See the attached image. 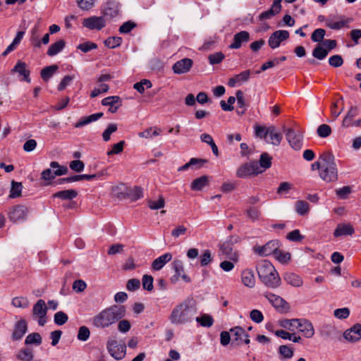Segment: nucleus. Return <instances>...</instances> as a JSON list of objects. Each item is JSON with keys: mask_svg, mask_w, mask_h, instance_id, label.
I'll use <instances>...</instances> for the list:
<instances>
[{"mask_svg": "<svg viewBox=\"0 0 361 361\" xmlns=\"http://www.w3.org/2000/svg\"><path fill=\"white\" fill-rule=\"evenodd\" d=\"M126 314L123 305H112L103 310L92 318V324L96 328L105 329L115 324Z\"/></svg>", "mask_w": 361, "mask_h": 361, "instance_id": "f257e3e1", "label": "nucleus"}, {"mask_svg": "<svg viewBox=\"0 0 361 361\" xmlns=\"http://www.w3.org/2000/svg\"><path fill=\"white\" fill-rule=\"evenodd\" d=\"M197 312L195 302L192 299H188L176 305L172 310L169 320L175 325L191 322Z\"/></svg>", "mask_w": 361, "mask_h": 361, "instance_id": "f03ea898", "label": "nucleus"}, {"mask_svg": "<svg viewBox=\"0 0 361 361\" xmlns=\"http://www.w3.org/2000/svg\"><path fill=\"white\" fill-rule=\"evenodd\" d=\"M260 281L268 288H276L281 285V278L274 265L267 260H263L257 267Z\"/></svg>", "mask_w": 361, "mask_h": 361, "instance_id": "7ed1b4c3", "label": "nucleus"}, {"mask_svg": "<svg viewBox=\"0 0 361 361\" xmlns=\"http://www.w3.org/2000/svg\"><path fill=\"white\" fill-rule=\"evenodd\" d=\"M319 160L322 161V166L319 172L320 178L327 182H335L338 179V170L334 160V156L326 152L322 154Z\"/></svg>", "mask_w": 361, "mask_h": 361, "instance_id": "20e7f679", "label": "nucleus"}, {"mask_svg": "<svg viewBox=\"0 0 361 361\" xmlns=\"http://www.w3.org/2000/svg\"><path fill=\"white\" fill-rule=\"evenodd\" d=\"M318 20L325 21L326 27L332 30H341L344 27H349V24L353 22V18L341 15H329L327 18L319 15Z\"/></svg>", "mask_w": 361, "mask_h": 361, "instance_id": "39448f33", "label": "nucleus"}, {"mask_svg": "<svg viewBox=\"0 0 361 361\" xmlns=\"http://www.w3.org/2000/svg\"><path fill=\"white\" fill-rule=\"evenodd\" d=\"M50 168L44 169L41 173V180L47 181L45 183L46 185H51V181L54 180L56 176H61L66 175L68 172V169L66 166L60 165L58 161H51Z\"/></svg>", "mask_w": 361, "mask_h": 361, "instance_id": "423d86ee", "label": "nucleus"}, {"mask_svg": "<svg viewBox=\"0 0 361 361\" xmlns=\"http://www.w3.org/2000/svg\"><path fill=\"white\" fill-rule=\"evenodd\" d=\"M282 129L290 146L295 150H300L302 146L303 132L299 128H286L285 126L282 127Z\"/></svg>", "mask_w": 361, "mask_h": 361, "instance_id": "0eeeda50", "label": "nucleus"}, {"mask_svg": "<svg viewBox=\"0 0 361 361\" xmlns=\"http://www.w3.org/2000/svg\"><path fill=\"white\" fill-rule=\"evenodd\" d=\"M263 295L278 312L286 314L290 311V307L289 303L281 296L269 291L265 292Z\"/></svg>", "mask_w": 361, "mask_h": 361, "instance_id": "6e6552de", "label": "nucleus"}, {"mask_svg": "<svg viewBox=\"0 0 361 361\" xmlns=\"http://www.w3.org/2000/svg\"><path fill=\"white\" fill-rule=\"evenodd\" d=\"M262 172L263 170L259 169V164L256 161H251L239 166L236 171V176L240 178H246Z\"/></svg>", "mask_w": 361, "mask_h": 361, "instance_id": "1a4fd4ad", "label": "nucleus"}, {"mask_svg": "<svg viewBox=\"0 0 361 361\" xmlns=\"http://www.w3.org/2000/svg\"><path fill=\"white\" fill-rule=\"evenodd\" d=\"M106 348L109 354L116 360H121L126 355V345L119 344L115 339L109 340L107 341Z\"/></svg>", "mask_w": 361, "mask_h": 361, "instance_id": "9d476101", "label": "nucleus"}, {"mask_svg": "<svg viewBox=\"0 0 361 361\" xmlns=\"http://www.w3.org/2000/svg\"><path fill=\"white\" fill-rule=\"evenodd\" d=\"M28 213V209L21 204L11 207L8 212V219L13 223L25 220Z\"/></svg>", "mask_w": 361, "mask_h": 361, "instance_id": "9b49d317", "label": "nucleus"}, {"mask_svg": "<svg viewBox=\"0 0 361 361\" xmlns=\"http://www.w3.org/2000/svg\"><path fill=\"white\" fill-rule=\"evenodd\" d=\"M47 312V307L44 300L40 299L37 301L32 308V316L38 319V324L39 326H43L47 320L45 317Z\"/></svg>", "mask_w": 361, "mask_h": 361, "instance_id": "f8f14e48", "label": "nucleus"}, {"mask_svg": "<svg viewBox=\"0 0 361 361\" xmlns=\"http://www.w3.org/2000/svg\"><path fill=\"white\" fill-rule=\"evenodd\" d=\"M290 34L287 30H279L274 32L269 37V46L274 49L278 48L282 42L289 38Z\"/></svg>", "mask_w": 361, "mask_h": 361, "instance_id": "ddd939ff", "label": "nucleus"}, {"mask_svg": "<svg viewBox=\"0 0 361 361\" xmlns=\"http://www.w3.org/2000/svg\"><path fill=\"white\" fill-rule=\"evenodd\" d=\"M279 242L278 240H270L263 246L255 247V252L260 256H269L271 254L276 255L279 250Z\"/></svg>", "mask_w": 361, "mask_h": 361, "instance_id": "4468645a", "label": "nucleus"}, {"mask_svg": "<svg viewBox=\"0 0 361 361\" xmlns=\"http://www.w3.org/2000/svg\"><path fill=\"white\" fill-rule=\"evenodd\" d=\"M82 25L92 30H101L106 26V20L103 16H91L82 20Z\"/></svg>", "mask_w": 361, "mask_h": 361, "instance_id": "2eb2a0df", "label": "nucleus"}, {"mask_svg": "<svg viewBox=\"0 0 361 361\" xmlns=\"http://www.w3.org/2000/svg\"><path fill=\"white\" fill-rule=\"evenodd\" d=\"M172 268L176 273V274L171 278L172 283H176L179 277H181L185 282L190 281V277L184 274L183 264L180 260H174L172 263Z\"/></svg>", "mask_w": 361, "mask_h": 361, "instance_id": "dca6fc26", "label": "nucleus"}, {"mask_svg": "<svg viewBox=\"0 0 361 361\" xmlns=\"http://www.w3.org/2000/svg\"><path fill=\"white\" fill-rule=\"evenodd\" d=\"M27 331V324L25 319L18 320L14 325V329L11 334L13 341L20 340Z\"/></svg>", "mask_w": 361, "mask_h": 361, "instance_id": "f3484780", "label": "nucleus"}, {"mask_svg": "<svg viewBox=\"0 0 361 361\" xmlns=\"http://www.w3.org/2000/svg\"><path fill=\"white\" fill-rule=\"evenodd\" d=\"M193 61L191 59L184 58L176 62L172 67L173 72L176 74L188 73L192 68Z\"/></svg>", "mask_w": 361, "mask_h": 361, "instance_id": "a211bd4d", "label": "nucleus"}, {"mask_svg": "<svg viewBox=\"0 0 361 361\" xmlns=\"http://www.w3.org/2000/svg\"><path fill=\"white\" fill-rule=\"evenodd\" d=\"M11 72L18 73L19 76H22L23 78L20 79L21 80L25 81L28 83L31 82V79L30 78V71L27 68V66L25 62H23L20 60L18 61L16 64L11 70Z\"/></svg>", "mask_w": 361, "mask_h": 361, "instance_id": "6ab92c4d", "label": "nucleus"}, {"mask_svg": "<svg viewBox=\"0 0 361 361\" xmlns=\"http://www.w3.org/2000/svg\"><path fill=\"white\" fill-rule=\"evenodd\" d=\"M297 329L307 338H312L314 334L312 324L305 319H298Z\"/></svg>", "mask_w": 361, "mask_h": 361, "instance_id": "aec40b11", "label": "nucleus"}, {"mask_svg": "<svg viewBox=\"0 0 361 361\" xmlns=\"http://www.w3.org/2000/svg\"><path fill=\"white\" fill-rule=\"evenodd\" d=\"M250 41V33L247 31H240L233 36V42L229 45V48L232 49H238L242 47L243 43Z\"/></svg>", "mask_w": 361, "mask_h": 361, "instance_id": "412c9836", "label": "nucleus"}, {"mask_svg": "<svg viewBox=\"0 0 361 361\" xmlns=\"http://www.w3.org/2000/svg\"><path fill=\"white\" fill-rule=\"evenodd\" d=\"M343 337L350 342H357L361 339V324H356L343 333Z\"/></svg>", "mask_w": 361, "mask_h": 361, "instance_id": "4be33fe9", "label": "nucleus"}, {"mask_svg": "<svg viewBox=\"0 0 361 361\" xmlns=\"http://www.w3.org/2000/svg\"><path fill=\"white\" fill-rule=\"evenodd\" d=\"M355 233L353 226L349 223L348 224H338L334 231V236L339 238L345 235H352Z\"/></svg>", "mask_w": 361, "mask_h": 361, "instance_id": "5701e85b", "label": "nucleus"}, {"mask_svg": "<svg viewBox=\"0 0 361 361\" xmlns=\"http://www.w3.org/2000/svg\"><path fill=\"white\" fill-rule=\"evenodd\" d=\"M103 106H109V111L116 113L121 106V99L118 96L107 97L102 100Z\"/></svg>", "mask_w": 361, "mask_h": 361, "instance_id": "b1692460", "label": "nucleus"}, {"mask_svg": "<svg viewBox=\"0 0 361 361\" xmlns=\"http://www.w3.org/2000/svg\"><path fill=\"white\" fill-rule=\"evenodd\" d=\"M358 108L357 106H352L343 120L342 126L345 128L353 127L355 121L354 120V118L358 115Z\"/></svg>", "mask_w": 361, "mask_h": 361, "instance_id": "393cba45", "label": "nucleus"}, {"mask_svg": "<svg viewBox=\"0 0 361 361\" xmlns=\"http://www.w3.org/2000/svg\"><path fill=\"white\" fill-rule=\"evenodd\" d=\"M241 281L244 286L253 288L255 285V277L252 269H246L241 273Z\"/></svg>", "mask_w": 361, "mask_h": 361, "instance_id": "a878e982", "label": "nucleus"}, {"mask_svg": "<svg viewBox=\"0 0 361 361\" xmlns=\"http://www.w3.org/2000/svg\"><path fill=\"white\" fill-rule=\"evenodd\" d=\"M172 259V255L169 252L165 253L160 257L156 258L152 264V269L159 271L164 267V266L171 261Z\"/></svg>", "mask_w": 361, "mask_h": 361, "instance_id": "bb28decb", "label": "nucleus"}, {"mask_svg": "<svg viewBox=\"0 0 361 361\" xmlns=\"http://www.w3.org/2000/svg\"><path fill=\"white\" fill-rule=\"evenodd\" d=\"M221 251L226 257L229 258L231 260L237 262L238 259V255L237 252L233 250L232 244L226 241L221 245Z\"/></svg>", "mask_w": 361, "mask_h": 361, "instance_id": "cd10ccee", "label": "nucleus"}, {"mask_svg": "<svg viewBox=\"0 0 361 361\" xmlns=\"http://www.w3.org/2000/svg\"><path fill=\"white\" fill-rule=\"evenodd\" d=\"M283 278L287 283L294 287H300L303 283L302 278L295 273L286 272Z\"/></svg>", "mask_w": 361, "mask_h": 361, "instance_id": "c85d7f7f", "label": "nucleus"}, {"mask_svg": "<svg viewBox=\"0 0 361 361\" xmlns=\"http://www.w3.org/2000/svg\"><path fill=\"white\" fill-rule=\"evenodd\" d=\"M104 116L102 112H98L96 114H91L88 116L81 117L80 120L75 124V128H81L86 126L92 122L96 121L101 118Z\"/></svg>", "mask_w": 361, "mask_h": 361, "instance_id": "c756f323", "label": "nucleus"}, {"mask_svg": "<svg viewBox=\"0 0 361 361\" xmlns=\"http://www.w3.org/2000/svg\"><path fill=\"white\" fill-rule=\"evenodd\" d=\"M118 13V4L113 1H109L106 3L103 14L104 16L109 17L110 18L116 17Z\"/></svg>", "mask_w": 361, "mask_h": 361, "instance_id": "7c9ffc66", "label": "nucleus"}, {"mask_svg": "<svg viewBox=\"0 0 361 361\" xmlns=\"http://www.w3.org/2000/svg\"><path fill=\"white\" fill-rule=\"evenodd\" d=\"M321 335L326 338H335L340 332L331 324H324L321 329Z\"/></svg>", "mask_w": 361, "mask_h": 361, "instance_id": "2f4dec72", "label": "nucleus"}, {"mask_svg": "<svg viewBox=\"0 0 361 361\" xmlns=\"http://www.w3.org/2000/svg\"><path fill=\"white\" fill-rule=\"evenodd\" d=\"M268 135L270 137L271 143L274 146H279L283 139V135L281 133L277 132L274 126L268 127Z\"/></svg>", "mask_w": 361, "mask_h": 361, "instance_id": "473e14b6", "label": "nucleus"}, {"mask_svg": "<svg viewBox=\"0 0 361 361\" xmlns=\"http://www.w3.org/2000/svg\"><path fill=\"white\" fill-rule=\"evenodd\" d=\"M233 336V343L236 342L237 345L243 343L244 336H246V331L241 326H235L230 329Z\"/></svg>", "mask_w": 361, "mask_h": 361, "instance_id": "72a5a7b5", "label": "nucleus"}, {"mask_svg": "<svg viewBox=\"0 0 361 361\" xmlns=\"http://www.w3.org/2000/svg\"><path fill=\"white\" fill-rule=\"evenodd\" d=\"M78 196V192L75 190H64L59 191L54 193L52 197H57L61 200H71L75 198Z\"/></svg>", "mask_w": 361, "mask_h": 361, "instance_id": "f704fd0d", "label": "nucleus"}, {"mask_svg": "<svg viewBox=\"0 0 361 361\" xmlns=\"http://www.w3.org/2000/svg\"><path fill=\"white\" fill-rule=\"evenodd\" d=\"M207 160L204 159L191 158L190 161L182 166L179 167L178 171H182L188 169L190 167L195 166L197 169H200Z\"/></svg>", "mask_w": 361, "mask_h": 361, "instance_id": "c9c22d12", "label": "nucleus"}, {"mask_svg": "<svg viewBox=\"0 0 361 361\" xmlns=\"http://www.w3.org/2000/svg\"><path fill=\"white\" fill-rule=\"evenodd\" d=\"M66 46V42L63 39H59L52 44L47 50V55L54 56L61 52Z\"/></svg>", "mask_w": 361, "mask_h": 361, "instance_id": "e433bc0d", "label": "nucleus"}, {"mask_svg": "<svg viewBox=\"0 0 361 361\" xmlns=\"http://www.w3.org/2000/svg\"><path fill=\"white\" fill-rule=\"evenodd\" d=\"M209 183L208 176H202L200 178H195L191 183V189L195 191L201 190L204 187Z\"/></svg>", "mask_w": 361, "mask_h": 361, "instance_id": "4c0bfd02", "label": "nucleus"}, {"mask_svg": "<svg viewBox=\"0 0 361 361\" xmlns=\"http://www.w3.org/2000/svg\"><path fill=\"white\" fill-rule=\"evenodd\" d=\"M295 212L300 216H304L310 212L309 203L305 200H298L295 203Z\"/></svg>", "mask_w": 361, "mask_h": 361, "instance_id": "58836bf2", "label": "nucleus"}, {"mask_svg": "<svg viewBox=\"0 0 361 361\" xmlns=\"http://www.w3.org/2000/svg\"><path fill=\"white\" fill-rule=\"evenodd\" d=\"M275 334L278 337L285 340L292 341L294 343H299L302 340L300 336H296L293 334H290L289 332L282 329L276 331Z\"/></svg>", "mask_w": 361, "mask_h": 361, "instance_id": "ea45409f", "label": "nucleus"}, {"mask_svg": "<svg viewBox=\"0 0 361 361\" xmlns=\"http://www.w3.org/2000/svg\"><path fill=\"white\" fill-rule=\"evenodd\" d=\"M58 70V66L56 65H51L49 66H47L42 69L40 75L41 78L44 81H48L54 75V73Z\"/></svg>", "mask_w": 361, "mask_h": 361, "instance_id": "a19ab883", "label": "nucleus"}, {"mask_svg": "<svg viewBox=\"0 0 361 361\" xmlns=\"http://www.w3.org/2000/svg\"><path fill=\"white\" fill-rule=\"evenodd\" d=\"M328 54L329 50H326V49L321 44H317L312 51L313 57L318 60L324 59L327 56Z\"/></svg>", "mask_w": 361, "mask_h": 361, "instance_id": "79ce46f5", "label": "nucleus"}, {"mask_svg": "<svg viewBox=\"0 0 361 361\" xmlns=\"http://www.w3.org/2000/svg\"><path fill=\"white\" fill-rule=\"evenodd\" d=\"M16 357L22 361H31L33 359V353L30 348H23L18 351Z\"/></svg>", "mask_w": 361, "mask_h": 361, "instance_id": "37998d69", "label": "nucleus"}, {"mask_svg": "<svg viewBox=\"0 0 361 361\" xmlns=\"http://www.w3.org/2000/svg\"><path fill=\"white\" fill-rule=\"evenodd\" d=\"M23 185L20 182L11 181V188L9 197L11 198H16L21 195Z\"/></svg>", "mask_w": 361, "mask_h": 361, "instance_id": "c03bdc74", "label": "nucleus"}, {"mask_svg": "<svg viewBox=\"0 0 361 361\" xmlns=\"http://www.w3.org/2000/svg\"><path fill=\"white\" fill-rule=\"evenodd\" d=\"M42 337L39 333H31L27 336L25 343L26 345L35 344L39 345L42 343Z\"/></svg>", "mask_w": 361, "mask_h": 361, "instance_id": "a18cd8bd", "label": "nucleus"}, {"mask_svg": "<svg viewBox=\"0 0 361 361\" xmlns=\"http://www.w3.org/2000/svg\"><path fill=\"white\" fill-rule=\"evenodd\" d=\"M195 320L197 323L204 327H210L213 325L214 323L212 317L208 314H203L201 317H197L195 318Z\"/></svg>", "mask_w": 361, "mask_h": 361, "instance_id": "49530a36", "label": "nucleus"}, {"mask_svg": "<svg viewBox=\"0 0 361 361\" xmlns=\"http://www.w3.org/2000/svg\"><path fill=\"white\" fill-rule=\"evenodd\" d=\"M298 319H286L281 321L280 325L282 327L288 329L289 331H293L295 329H297L298 327Z\"/></svg>", "mask_w": 361, "mask_h": 361, "instance_id": "de8ad7c7", "label": "nucleus"}, {"mask_svg": "<svg viewBox=\"0 0 361 361\" xmlns=\"http://www.w3.org/2000/svg\"><path fill=\"white\" fill-rule=\"evenodd\" d=\"M11 303L18 308H27L29 306V301L25 297H16L12 299Z\"/></svg>", "mask_w": 361, "mask_h": 361, "instance_id": "09e8293b", "label": "nucleus"}, {"mask_svg": "<svg viewBox=\"0 0 361 361\" xmlns=\"http://www.w3.org/2000/svg\"><path fill=\"white\" fill-rule=\"evenodd\" d=\"M122 38L120 37H110L104 41L106 47L110 49H114L121 44Z\"/></svg>", "mask_w": 361, "mask_h": 361, "instance_id": "8fccbe9b", "label": "nucleus"}, {"mask_svg": "<svg viewBox=\"0 0 361 361\" xmlns=\"http://www.w3.org/2000/svg\"><path fill=\"white\" fill-rule=\"evenodd\" d=\"M271 157H270L268 153L264 152L261 154L259 159V168L262 167L264 169H267L271 166Z\"/></svg>", "mask_w": 361, "mask_h": 361, "instance_id": "3c124183", "label": "nucleus"}, {"mask_svg": "<svg viewBox=\"0 0 361 361\" xmlns=\"http://www.w3.org/2000/svg\"><path fill=\"white\" fill-rule=\"evenodd\" d=\"M331 132V128L327 124H322L317 129L318 136L322 138L329 137Z\"/></svg>", "mask_w": 361, "mask_h": 361, "instance_id": "603ef678", "label": "nucleus"}, {"mask_svg": "<svg viewBox=\"0 0 361 361\" xmlns=\"http://www.w3.org/2000/svg\"><path fill=\"white\" fill-rule=\"evenodd\" d=\"M39 28L38 25H35L31 30V36H30V41L32 42V44L35 47H41V42L39 39Z\"/></svg>", "mask_w": 361, "mask_h": 361, "instance_id": "864d4df0", "label": "nucleus"}, {"mask_svg": "<svg viewBox=\"0 0 361 361\" xmlns=\"http://www.w3.org/2000/svg\"><path fill=\"white\" fill-rule=\"evenodd\" d=\"M68 315L62 311L57 312L54 314V321L56 325H59V326L63 325L64 324H66L68 322Z\"/></svg>", "mask_w": 361, "mask_h": 361, "instance_id": "5fc2aeb1", "label": "nucleus"}, {"mask_svg": "<svg viewBox=\"0 0 361 361\" xmlns=\"http://www.w3.org/2000/svg\"><path fill=\"white\" fill-rule=\"evenodd\" d=\"M97 44L94 42L87 41L78 45L77 49H80L83 53H87L92 49H96Z\"/></svg>", "mask_w": 361, "mask_h": 361, "instance_id": "6e6d98bb", "label": "nucleus"}, {"mask_svg": "<svg viewBox=\"0 0 361 361\" xmlns=\"http://www.w3.org/2000/svg\"><path fill=\"white\" fill-rule=\"evenodd\" d=\"M90 336V331L85 326H82L79 328L77 338L81 341H86Z\"/></svg>", "mask_w": 361, "mask_h": 361, "instance_id": "4d7b16f0", "label": "nucleus"}, {"mask_svg": "<svg viewBox=\"0 0 361 361\" xmlns=\"http://www.w3.org/2000/svg\"><path fill=\"white\" fill-rule=\"evenodd\" d=\"M279 12H280V10L276 9L275 8L273 7V6H271V8L269 10L262 12L259 16V20H267V19H270L271 18H272L273 16H274L275 15H276Z\"/></svg>", "mask_w": 361, "mask_h": 361, "instance_id": "13d9d810", "label": "nucleus"}, {"mask_svg": "<svg viewBox=\"0 0 361 361\" xmlns=\"http://www.w3.org/2000/svg\"><path fill=\"white\" fill-rule=\"evenodd\" d=\"M145 86H146L147 88L152 87V85L151 81L147 79H142L140 82L135 83L133 87L138 92L143 93L145 92Z\"/></svg>", "mask_w": 361, "mask_h": 361, "instance_id": "bf43d9fd", "label": "nucleus"}, {"mask_svg": "<svg viewBox=\"0 0 361 361\" xmlns=\"http://www.w3.org/2000/svg\"><path fill=\"white\" fill-rule=\"evenodd\" d=\"M326 35V31L322 28L316 29L311 35V39L314 42H320L324 41V37Z\"/></svg>", "mask_w": 361, "mask_h": 361, "instance_id": "052dcab7", "label": "nucleus"}, {"mask_svg": "<svg viewBox=\"0 0 361 361\" xmlns=\"http://www.w3.org/2000/svg\"><path fill=\"white\" fill-rule=\"evenodd\" d=\"M137 24L132 21L128 20L123 23L119 27V32L122 34H128L135 27H136Z\"/></svg>", "mask_w": 361, "mask_h": 361, "instance_id": "680f3d73", "label": "nucleus"}, {"mask_svg": "<svg viewBox=\"0 0 361 361\" xmlns=\"http://www.w3.org/2000/svg\"><path fill=\"white\" fill-rule=\"evenodd\" d=\"M200 262L202 267H206L212 262V257L209 250H204L200 257Z\"/></svg>", "mask_w": 361, "mask_h": 361, "instance_id": "e2e57ef3", "label": "nucleus"}, {"mask_svg": "<svg viewBox=\"0 0 361 361\" xmlns=\"http://www.w3.org/2000/svg\"><path fill=\"white\" fill-rule=\"evenodd\" d=\"M117 125L116 123H111L105 129L102 133V138L105 142H107L111 138V135L117 130Z\"/></svg>", "mask_w": 361, "mask_h": 361, "instance_id": "0e129e2a", "label": "nucleus"}, {"mask_svg": "<svg viewBox=\"0 0 361 361\" xmlns=\"http://www.w3.org/2000/svg\"><path fill=\"white\" fill-rule=\"evenodd\" d=\"M225 58L224 54L219 51L210 54L208 57L209 63L212 65L220 63Z\"/></svg>", "mask_w": 361, "mask_h": 361, "instance_id": "69168bd1", "label": "nucleus"}, {"mask_svg": "<svg viewBox=\"0 0 361 361\" xmlns=\"http://www.w3.org/2000/svg\"><path fill=\"white\" fill-rule=\"evenodd\" d=\"M329 63L334 68L341 67L343 63V59L341 55H333L329 59Z\"/></svg>", "mask_w": 361, "mask_h": 361, "instance_id": "338daca9", "label": "nucleus"}, {"mask_svg": "<svg viewBox=\"0 0 361 361\" xmlns=\"http://www.w3.org/2000/svg\"><path fill=\"white\" fill-rule=\"evenodd\" d=\"M246 214L248 218L252 221L257 220L261 214L260 210L257 207H250L246 210Z\"/></svg>", "mask_w": 361, "mask_h": 361, "instance_id": "774afa93", "label": "nucleus"}]
</instances>
